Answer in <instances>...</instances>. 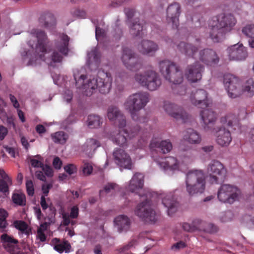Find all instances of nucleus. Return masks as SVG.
I'll return each instance as SVG.
<instances>
[{
    "instance_id": "15",
    "label": "nucleus",
    "mask_w": 254,
    "mask_h": 254,
    "mask_svg": "<svg viewBox=\"0 0 254 254\" xmlns=\"http://www.w3.org/2000/svg\"><path fill=\"white\" fill-rule=\"evenodd\" d=\"M121 59L125 66L130 70L137 71L142 68L141 60L127 47L123 48Z\"/></svg>"
},
{
    "instance_id": "6",
    "label": "nucleus",
    "mask_w": 254,
    "mask_h": 254,
    "mask_svg": "<svg viewBox=\"0 0 254 254\" xmlns=\"http://www.w3.org/2000/svg\"><path fill=\"white\" fill-rule=\"evenodd\" d=\"M142 131L140 130V127L136 125L132 128L127 129L120 130L116 135L112 136L113 141L121 146H126L127 145V136L129 139L132 138L136 136L140 137L138 139V143L135 148H140L145 146L147 142L148 135H145L144 137L141 136Z\"/></svg>"
},
{
    "instance_id": "2",
    "label": "nucleus",
    "mask_w": 254,
    "mask_h": 254,
    "mask_svg": "<svg viewBox=\"0 0 254 254\" xmlns=\"http://www.w3.org/2000/svg\"><path fill=\"white\" fill-rule=\"evenodd\" d=\"M159 71L164 78L172 83L174 94L189 98L190 89L185 85L181 84L183 80L182 71L180 67L169 60H163L159 63Z\"/></svg>"
},
{
    "instance_id": "60",
    "label": "nucleus",
    "mask_w": 254,
    "mask_h": 254,
    "mask_svg": "<svg viewBox=\"0 0 254 254\" xmlns=\"http://www.w3.org/2000/svg\"><path fill=\"white\" fill-rule=\"evenodd\" d=\"M31 166L34 168H42L43 167L44 164L40 161L32 158L30 160Z\"/></svg>"
},
{
    "instance_id": "7",
    "label": "nucleus",
    "mask_w": 254,
    "mask_h": 254,
    "mask_svg": "<svg viewBox=\"0 0 254 254\" xmlns=\"http://www.w3.org/2000/svg\"><path fill=\"white\" fill-rule=\"evenodd\" d=\"M186 190L190 196L203 192L205 189V176L201 170H193L187 174Z\"/></svg>"
},
{
    "instance_id": "1",
    "label": "nucleus",
    "mask_w": 254,
    "mask_h": 254,
    "mask_svg": "<svg viewBox=\"0 0 254 254\" xmlns=\"http://www.w3.org/2000/svg\"><path fill=\"white\" fill-rule=\"evenodd\" d=\"M74 78L77 88L81 90L84 95L87 96H91L98 88L99 92L106 94L109 92L112 85V78L110 72L99 70L98 72L97 78H90L85 81L86 76L74 73Z\"/></svg>"
},
{
    "instance_id": "44",
    "label": "nucleus",
    "mask_w": 254,
    "mask_h": 254,
    "mask_svg": "<svg viewBox=\"0 0 254 254\" xmlns=\"http://www.w3.org/2000/svg\"><path fill=\"white\" fill-rule=\"evenodd\" d=\"M7 216V211L3 209H0V230L1 232L4 231L5 229L8 225L6 220Z\"/></svg>"
},
{
    "instance_id": "50",
    "label": "nucleus",
    "mask_w": 254,
    "mask_h": 254,
    "mask_svg": "<svg viewBox=\"0 0 254 254\" xmlns=\"http://www.w3.org/2000/svg\"><path fill=\"white\" fill-rule=\"evenodd\" d=\"M95 36L97 41L101 42L106 38V33L105 30L98 26H96Z\"/></svg>"
},
{
    "instance_id": "17",
    "label": "nucleus",
    "mask_w": 254,
    "mask_h": 254,
    "mask_svg": "<svg viewBox=\"0 0 254 254\" xmlns=\"http://www.w3.org/2000/svg\"><path fill=\"white\" fill-rule=\"evenodd\" d=\"M181 12V5L177 2L170 4L167 8L166 20L173 29H177L179 25V16Z\"/></svg>"
},
{
    "instance_id": "3",
    "label": "nucleus",
    "mask_w": 254,
    "mask_h": 254,
    "mask_svg": "<svg viewBox=\"0 0 254 254\" xmlns=\"http://www.w3.org/2000/svg\"><path fill=\"white\" fill-rule=\"evenodd\" d=\"M195 44L181 42L177 47L179 51L186 56L197 59L203 64L210 66H214L219 62V58L216 52L212 49L205 48L197 52L199 47L200 40H195Z\"/></svg>"
},
{
    "instance_id": "20",
    "label": "nucleus",
    "mask_w": 254,
    "mask_h": 254,
    "mask_svg": "<svg viewBox=\"0 0 254 254\" xmlns=\"http://www.w3.org/2000/svg\"><path fill=\"white\" fill-rule=\"evenodd\" d=\"M230 60H244L248 56L246 48L241 44L232 45L227 48Z\"/></svg>"
},
{
    "instance_id": "52",
    "label": "nucleus",
    "mask_w": 254,
    "mask_h": 254,
    "mask_svg": "<svg viewBox=\"0 0 254 254\" xmlns=\"http://www.w3.org/2000/svg\"><path fill=\"white\" fill-rule=\"evenodd\" d=\"M82 173L85 176L90 175L93 171V167L92 165L88 162L84 163L81 167Z\"/></svg>"
},
{
    "instance_id": "35",
    "label": "nucleus",
    "mask_w": 254,
    "mask_h": 254,
    "mask_svg": "<svg viewBox=\"0 0 254 254\" xmlns=\"http://www.w3.org/2000/svg\"><path fill=\"white\" fill-rule=\"evenodd\" d=\"M52 242L55 244L54 249L60 253H62L64 251L68 253L71 248L70 244L67 241L60 243V239L56 238L52 240Z\"/></svg>"
},
{
    "instance_id": "48",
    "label": "nucleus",
    "mask_w": 254,
    "mask_h": 254,
    "mask_svg": "<svg viewBox=\"0 0 254 254\" xmlns=\"http://www.w3.org/2000/svg\"><path fill=\"white\" fill-rule=\"evenodd\" d=\"M242 32L250 38L254 39V24L246 25L243 28Z\"/></svg>"
},
{
    "instance_id": "32",
    "label": "nucleus",
    "mask_w": 254,
    "mask_h": 254,
    "mask_svg": "<svg viewBox=\"0 0 254 254\" xmlns=\"http://www.w3.org/2000/svg\"><path fill=\"white\" fill-rule=\"evenodd\" d=\"M39 21L42 26L48 29L54 28L56 24L54 15L50 12L42 14L39 17Z\"/></svg>"
},
{
    "instance_id": "22",
    "label": "nucleus",
    "mask_w": 254,
    "mask_h": 254,
    "mask_svg": "<svg viewBox=\"0 0 254 254\" xmlns=\"http://www.w3.org/2000/svg\"><path fill=\"white\" fill-rule=\"evenodd\" d=\"M203 69V65L198 62H195L193 64L188 66L186 73V77L190 82H195L201 79Z\"/></svg>"
},
{
    "instance_id": "37",
    "label": "nucleus",
    "mask_w": 254,
    "mask_h": 254,
    "mask_svg": "<svg viewBox=\"0 0 254 254\" xmlns=\"http://www.w3.org/2000/svg\"><path fill=\"white\" fill-rule=\"evenodd\" d=\"M199 223L198 230L203 231L204 232L213 233L217 231V227L213 224L207 223L201 220H196L194 223Z\"/></svg>"
},
{
    "instance_id": "25",
    "label": "nucleus",
    "mask_w": 254,
    "mask_h": 254,
    "mask_svg": "<svg viewBox=\"0 0 254 254\" xmlns=\"http://www.w3.org/2000/svg\"><path fill=\"white\" fill-rule=\"evenodd\" d=\"M201 118L206 130H211L216 120L215 113L211 110L206 109L200 112Z\"/></svg>"
},
{
    "instance_id": "9",
    "label": "nucleus",
    "mask_w": 254,
    "mask_h": 254,
    "mask_svg": "<svg viewBox=\"0 0 254 254\" xmlns=\"http://www.w3.org/2000/svg\"><path fill=\"white\" fill-rule=\"evenodd\" d=\"M135 80L150 91L157 90L161 85V79L154 70L148 69L143 72L137 73L134 75Z\"/></svg>"
},
{
    "instance_id": "49",
    "label": "nucleus",
    "mask_w": 254,
    "mask_h": 254,
    "mask_svg": "<svg viewBox=\"0 0 254 254\" xmlns=\"http://www.w3.org/2000/svg\"><path fill=\"white\" fill-rule=\"evenodd\" d=\"M195 221L196 220L193 222V223L195 224V225H191L188 223H184L182 224L183 229L184 231L188 232H192L195 231L196 230L198 229L199 223H197V222L194 223Z\"/></svg>"
},
{
    "instance_id": "23",
    "label": "nucleus",
    "mask_w": 254,
    "mask_h": 254,
    "mask_svg": "<svg viewBox=\"0 0 254 254\" xmlns=\"http://www.w3.org/2000/svg\"><path fill=\"white\" fill-rule=\"evenodd\" d=\"M213 131L216 137V142L221 146H227L232 141L230 131L225 127L213 128Z\"/></svg>"
},
{
    "instance_id": "39",
    "label": "nucleus",
    "mask_w": 254,
    "mask_h": 254,
    "mask_svg": "<svg viewBox=\"0 0 254 254\" xmlns=\"http://www.w3.org/2000/svg\"><path fill=\"white\" fill-rule=\"evenodd\" d=\"M242 93H246L247 95L252 97L254 95V79L251 78L248 79L242 87Z\"/></svg>"
},
{
    "instance_id": "33",
    "label": "nucleus",
    "mask_w": 254,
    "mask_h": 254,
    "mask_svg": "<svg viewBox=\"0 0 254 254\" xmlns=\"http://www.w3.org/2000/svg\"><path fill=\"white\" fill-rule=\"evenodd\" d=\"M183 138L191 144H198L201 141L200 135L192 128H188L184 132Z\"/></svg>"
},
{
    "instance_id": "54",
    "label": "nucleus",
    "mask_w": 254,
    "mask_h": 254,
    "mask_svg": "<svg viewBox=\"0 0 254 254\" xmlns=\"http://www.w3.org/2000/svg\"><path fill=\"white\" fill-rule=\"evenodd\" d=\"M187 246L186 244L183 241H180L175 243L171 247V250L173 251H179L181 249H183Z\"/></svg>"
},
{
    "instance_id": "61",
    "label": "nucleus",
    "mask_w": 254,
    "mask_h": 254,
    "mask_svg": "<svg viewBox=\"0 0 254 254\" xmlns=\"http://www.w3.org/2000/svg\"><path fill=\"white\" fill-rule=\"evenodd\" d=\"M125 1V0H113L109 4V7H117L121 5Z\"/></svg>"
},
{
    "instance_id": "18",
    "label": "nucleus",
    "mask_w": 254,
    "mask_h": 254,
    "mask_svg": "<svg viewBox=\"0 0 254 254\" xmlns=\"http://www.w3.org/2000/svg\"><path fill=\"white\" fill-rule=\"evenodd\" d=\"M207 95V92L201 89L192 91L189 97L193 105L205 109L209 107V105Z\"/></svg>"
},
{
    "instance_id": "12",
    "label": "nucleus",
    "mask_w": 254,
    "mask_h": 254,
    "mask_svg": "<svg viewBox=\"0 0 254 254\" xmlns=\"http://www.w3.org/2000/svg\"><path fill=\"white\" fill-rule=\"evenodd\" d=\"M134 213L145 223L154 224L157 220L156 212L151 208L150 201L147 199L137 205Z\"/></svg>"
},
{
    "instance_id": "5",
    "label": "nucleus",
    "mask_w": 254,
    "mask_h": 254,
    "mask_svg": "<svg viewBox=\"0 0 254 254\" xmlns=\"http://www.w3.org/2000/svg\"><path fill=\"white\" fill-rule=\"evenodd\" d=\"M149 101L148 93L139 92L130 95L125 102L124 106L125 109L130 114L132 120L143 123L145 122L146 119L139 118L138 113Z\"/></svg>"
},
{
    "instance_id": "47",
    "label": "nucleus",
    "mask_w": 254,
    "mask_h": 254,
    "mask_svg": "<svg viewBox=\"0 0 254 254\" xmlns=\"http://www.w3.org/2000/svg\"><path fill=\"white\" fill-rule=\"evenodd\" d=\"M14 226L16 229L22 233H27L26 230L28 228V225L23 221L16 220L14 222Z\"/></svg>"
},
{
    "instance_id": "34",
    "label": "nucleus",
    "mask_w": 254,
    "mask_h": 254,
    "mask_svg": "<svg viewBox=\"0 0 254 254\" xmlns=\"http://www.w3.org/2000/svg\"><path fill=\"white\" fill-rule=\"evenodd\" d=\"M0 191L3 193L9 192V186L12 185V180L4 170L0 171Z\"/></svg>"
},
{
    "instance_id": "14",
    "label": "nucleus",
    "mask_w": 254,
    "mask_h": 254,
    "mask_svg": "<svg viewBox=\"0 0 254 254\" xmlns=\"http://www.w3.org/2000/svg\"><path fill=\"white\" fill-rule=\"evenodd\" d=\"M223 83L230 98H236L242 95L241 81L237 77L231 74H226L224 75Z\"/></svg>"
},
{
    "instance_id": "58",
    "label": "nucleus",
    "mask_w": 254,
    "mask_h": 254,
    "mask_svg": "<svg viewBox=\"0 0 254 254\" xmlns=\"http://www.w3.org/2000/svg\"><path fill=\"white\" fill-rule=\"evenodd\" d=\"M79 214V209L77 206H73L70 211L69 217L71 218L75 219L78 217Z\"/></svg>"
},
{
    "instance_id": "31",
    "label": "nucleus",
    "mask_w": 254,
    "mask_h": 254,
    "mask_svg": "<svg viewBox=\"0 0 254 254\" xmlns=\"http://www.w3.org/2000/svg\"><path fill=\"white\" fill-rule=\"evenodd\" d=\"M114 222L117 227L118 231L120 233L126 232L130 228V219L127 216L125 215H121L117 216L115 219Z\"/></svg>"
},
{
    "instance_id": "59",
    "label": "nucleus",
    "mask_w": 254,
    "mask_h": 254,
    "mask_svg": "<svg viewBox=\"0 0 254 254\" xmlns=\"http://www.w3.org/2000/svg\"><path fill=\"white\" fill-rule=\"evenodd\" d=\"M119 22V20H118L116 22V28L114 30L115 33L113 34V35L114 37L116 38V39H119L121 36L122 35V31L120 28L119 27L118 25V23Z\"/></svg>"
},
{
    "instance_id": "43",
    "label": "nucleus",
    "mask_w": 254,
    "mask_h": 254,
    "mask_svg": "<svg viewBox=\"0 0 254 254\" xmlns=\"http://www.w3.org/2000/svg\"><path fill=\"white\" fill-rule=\"evenodd\" d=\"M118 186L114 183H108L106 185L103 190H101L99 192L100 196H102L105 193L113 194L118 189Z\"/></svg>"
},
{
    "instance_id": "30",
    "label": "nucleus",
    "mask_w": 254,
    "mask_h": 254,
    "mask_svg": "<svg viewBox=\"0 0 254 254\" xmlns=\"http://www.w3.org/2000/svg\"><path fill=\"white\" fill-rule=\"evenodd\" d=\"M130 33L134 37L141 38L146 34V23L143 21H135L132 23Z\"/></svg>"
},
{
    "instance_id": "4",
    "label": "nucleus",
    "mask_w": 254,
    "mask_h": 254,
    "mask_svg": "<svg viewBox=\"0 0 254 254\" xmlns=\"http://www.w3.org/2000/svg\"><path fill=\"white\" fill-rule=\"evenodd\" d=\"M216 23L212 24L210 31V38L215 43L221 42L226 33L230 32L236 23L234 16L230 14H222L214 18Z\"/></svg>"
},
{
    "instance_id": "38",
    "label": "nucleus",
    "mask_w": 254,
    "mask_h": 254,
    "mask_svg": "<svg viewBox=\"0 0 254 254\" xmlns=\"http://www.w3.org/2000/svg\"><path fill=\"white\" fill-rule=\"evenodd\" d=\"M68 137V134L63 131H57L51 134L52 139L54 142L62 144L66 142Z\"/></svg>"
},
{
    "instance_id": "62",
    "label": "nucleus",
    "mask_w": 254,
    "mask_h": 254,
    "mask_svg": "<svg viewBox=\"0 0 254 254\" xmlns=\"http://www.w3.org/2000/svg\"><path fill=\"white\" fill-rule=\"evenodd\" d=\"M136 244V241L132 240L127 245L123 247L119 250L120 252H123L129 249L131 247H133Z\"/></svg>"
},
{
    "instance_id": "21",
    "label": "nucleus",
    "mask_w": 254,
    "mask_h": 254,
    "mask_svg": "<svg viewBox=\"0 0 254 254\" xmlns=\"http://www.w3.org/2000/svg\"><path fill=\"white\" fill-rule=\"evenodd\" d=\"M107 117L110 121L118 123L120 128L125 127L126 125L125 116L119 108L116 106H111L109 107L107 112Z\"/></svg>"
},
{
    "instance_id": "27",
    "label": "nucleus",
    "mask_w": 254,
    "mask_h": 254,
    "mask_svg": "<svg viewBox=\"0 0 254 254\" xmlns=\"http://www.w3.org/2000/svg\"><path fill=\"white\" fill-rule=\"evenodd\" d=\"M158 165L164 170H176L179 168V162L176 157L168 156L157 161Z\"/></svg>"
},
{
    "instance_id": "51",
    "label": "nucleus",
    "mask_w": 254,
    "mask_h": 254,
    "mask_svg": "<svg viewBox=\"0 0 254 254\" xmlns=\"http://www.w3.org/2000/svg\"><path fill=\"white\" fill-rule=\"evenodd\" d=\"M72 15L76 17L84 18L86 17V11L78 8L73 9L71 11Z\"/></svg>"
},
{
    "instance_id": "11",
    "label": "nucleus",
    "mask_w": 254,
    "mask_h": 254,
    "mask_svg": "<svg viewBox=\"0 0 254 254\" xmlns=\"http://www.w3.org/2000/svg\"><path fill=\"white\" fill-rule=\"evenodd\" d=\"M207 172L209 181L211 184H221L224 182L227 170L223 164L217 160H212L208 165Z\"/></svg>"
},
{
    "instance_id": "13",
    "label": "nucleus",
    "mask_w": 254,
    "mask_h": 254,
    "mask_svg": "<svg viewBox=\"0 0 254 254\" xmlns=\"http://www.w3.org/2000/svg\"><path fill=\"white\" fill-rule=\"evenodd\" d=\"M240 194V190L236 186L223 184L218 190L217 197L221 202L232 204L238 199Z\"/></svg>"
},
{
    "instance_id": "28",
    "label": "nucleus",
    "mask_w": 254,
    "mask_h": 254,
    "mask_svg": "<svg viewBox=\"0 0 254 254\" xmlns=\"http://www.w3.org/2000/svg\"><path fill=\"white\" fill-rule=\"evenodd\" d=\"M144 184V175L140 173H136L134 174L127 190L132 192H136L139 189L142 188Z\"/></svg>"
},
{
    "instance_id": "55",
    "label": "nucleus",
    "mask_w": 254,
    "mask_h": 254,
    "mask_svg": "<svg viewBox=\"0 0 254 254\" xmlns=\"http://www.w3.org/2000/svg\"><path fill=\"white\" fill-rule=\"evenodd\" d=\"M65 171L69 175H71L75 173L77 168L73 164H68L64 167Z\"/></svg>"
},
{
    "instance_id": "36",
    "label": "nucleus",
    "mask_w": 254,
    "mask_h": 254,
    "mask_svg": "<svg viewBox=\"0 0 254 254\" xmlns=\"http://www.w3.org/2000/svg\"><path fill=\"white\" fill-rule=\"evenodd\" d=\"M100 145V142L98 140L90 138L82 145V150L86 153H90L92 150L94 151Z\"/></svg>"
},
{
    "instance_id": "16",
    "label": "nucleus",
    "mask_w": 254,
    "mask_h": 254,
    "mask_svg": "<svg viewBox=\"0 0 254 254\" xmlns=\"http://www.w3.org/2000/svg\"><path fill=\"white\" fill-rule=\"evenodd\" d=\"M163 108L168 115L177 120H182L183 122H186L189 118L188 114L181 106L169 101L164 102Z\"/></svg>"
},
{
    "instance_id": "46",
    "label": "nucleus",
    "mask_w": 254,
    "mask_h": 254,
    "mask_svg": "<svg viewBox=\"0 0 254 254\" xmlns=\"http://www.w3.org/2000/svg\"><path fill=\"white\" fill-rule=\"evenodd\" d=\"M0 239L3 243H7V246L9 247L11 246V245L12 244H17L18 243L17 240L15 239L13 237L10 236L6 234H2L0 237Z\"/></svg>"
},
{
    "instance_id": "56",
    "label": "nucleus",
    "mask_w": 254,
    "mask_h": 254,
    "mask_svg": "<svg viewBox=\"0 0 254 254\" xmlns=\"http://www.w3.org/2000/svg\"><path fill=\"white\" fill-rule=\"evenodd\" d=\"M186 3L193 7H197L200 5V0H185Z\"/></svg>"
},
{
    "instance_id": "57",
    "label": "nucleus",
    "mask_w": 254,
    "mask_h": 254,
    "mask_svg": "<svg viewBox=\"0 0 254 254\" xmlns=\"http://www.w3.org/2000/svg\"><path fill=\"white\" fill-rule=\"evenodd\" d=\"M42 171L48 177H52L53 175V171L51 167L48 165H43L42 168Z\"/></svg>"
},
{
    "instance_id": "10",
    "label": "nucleus",
    "mask_w": 254,
    "mask_h": 254,
    "mask_svg": "<svg viewBox=\"0 0 254 254\" xmlns=\"http://www.w3.org/2000/svg\"><path fill=\"white\" fill-rule=\"evenodd\" d=\"M69 37L64 33L59 35V38L55 42L53 52L51 55L52 62L60 63L63 59V56H66L69 52Z\"/></svg>"
},
{
    "instance_id": "45",
    "label": "nucleus",
    "mask_w": 254,
    "mask_h": 254,
    "mask_svg": "<svg viewBox=\"0 0 254 254\" xmlns=\"http://www.w3.org/2000/svg\"><path fill=\"white\" fill-rule=\"evenodd\" d=\"M88 57L89 59L91 61L93 60L95 62L96 65L98 66L100 62L101 54L97 49H96L92 50L88 54Z\"/></svg>"
},
{
    "instance_id": "53",
    "label": "nucleus",
    "mask_w": 254,
    "mask_h": 254,
    "mask_svg": "<svg viewBox=\"0 0 254 254\" xmlns=\"http://www.w3.org/2000/svg\"><path fill=\"white\" fill-rule=\"evenodd\" d=\"M26 188L27 194L29 196H33L34 194V188L33 183L31 180H28L26 181Z\"/></svg>"
},
{
    "instance_id": "24",
    "label": "nucleus",
    "mask_w": 254,
    "mask_h": 254,
    "mask_svg": "<svg viewBox=\"0 0 254 254\" xmlns=\"http://www.w3.org/2000/svg\"><path fill=\"white\" fill-rule=\"evenodd\" d=\"M116 163L120 167L130 169L131 167V161L129 156L122 149H116L114 153Z\"/></svg>"
},
{
    "instance_id": "29",
    "label": "nucleus",
    "mask_w": 254,
    "mask_h": 254,
    "mask_svg": "<svg viewBox=\"0 0 254 254\" xmlns=\"http://www.w3.org/2000/svg\"><path fill=\"white\" fill-rule=\"evenodd\" d=\"M150 147L151 149H158L161 152L166 154L170 152L172 150V144L169 140L160 141L154 139L151 141Z\"/></svg>"
},
{
    "instance_id": "41",
    "label": "nucleus",
    "mask_w": 254,
    "mask_h": 254,
    "mask_svg": "<svg viewBox=\"0 0 254 254\" xmlns=\"http://www.w3.org/2000/svg\"><path fill=\"white\" fill-rule=\"evenodd\" d=\"M88 125L91 128L99 127L102 123L101 118L98 115H90L88 117Z\"/></svg>"
},
{
    "instance_id": "26",
    "label": "nucleus",
    "mask_w": 254,
    "mask_h": 254,
    "mask_svg": "<svg viewBox=\"0 0 254 254\" xmlns=\"http://www.w3.org/2000/svg\"><path fill=\"white\" fill-rule=\"evenodd\" d=\"M138 50L143 55H153L158 50V46L157 44L150 40H142L138 46Z\"/></svg>"
},
{
    "instance_id": "63",
    "label": "nucleus",
    "mask_w": 254,
    "mask_h": 254,
    "mask_svg": "<svg viewBox=\"0 0 254 254\" xmlns=\"http://www.w3.org/2000/svg\"><path fill=\"white\" fill-rule=\"evenodd\" d=\"M64 98L67 103H69L72 99V92L69 90L65 91Z\"/></svg>"
},
{
    "instance_id": "64",
    "label": "nucleus",
    "mask_w": 254,
    "mask_h": 254,
    "mask_svg": "<svg viewBox=\"0 0 254 254\" xmlns=\"http://www.w3.org/2000/svg\"><path fill=\"white\" fill-rule=\"evenodd\" d=\"M54 167L56 169H60L62 165V162L58 157H56L54 159L53 162Z\"/></svg>"
},
{
    "instance_id": "42",
    "label": "nucleus",
    "mask_w": 254,
    "mask_h": 254,
    "mask_svg": "<svg viewBox=\"0 0 254 254\" xmlns=\"http://www.w3.org/2000/svg\"><path fill=\"white\" fill-rule=\"evenodd\" d=\"M12 200L17 205L23 206L26 205V196L23 193H14L12 195Z\"/></svg>"
},
{
    "instance_id": "19",
    "label": "nucleus",
    "mask_w": 254,
    "mask_h": 254,
    "mask_svg": "<svg viewBox=\"0 0 254 254\" xmlns=\"http://www.w3.org/2000/svg\"><path fill=\"white\" fill-rule=\"evenodd\" d=\"M158 197L162 199V204L167 208L168 214L171 216L177 210L178 202L175 197L174 193H160Z\"/></svg>"
},
{
    "instance_id": "8",
    "label": "nucleus",
    "mask_w": 254,
    "mask_h": 254,
    "mask_svg": "<svg viewBox=\"0 0 254 254\" xmlns=\"http://www.w3.org/2000/svg\"><path fill=\"white\" fill-rule=\"evenodd\" d=\"M31 39L28 42V45L32 49L34 48L36 52L39 54L40 59L47 62L44 55L47 53L46 46L48 43V38L45 32L41 30L33 29L30 32Z\"/></svg>"
},
{
    "instance_id": "40",
    "label": "nucleus",
    "mask_w": 254,
    "mask_h": 254,
    "mask_svg": "<svg viewBox=\"0 0 254 254\" xmlns=\"http://www.w3.org/2000/svg\"><path fill=\"white\" fill-rule=\"evenodd\" d=\"M221 122L223 124H227L229 127H234L235 126L239 127V120L234 115L231 114L222 117L221 119Z\"/></svg>"
}]
</instances>
